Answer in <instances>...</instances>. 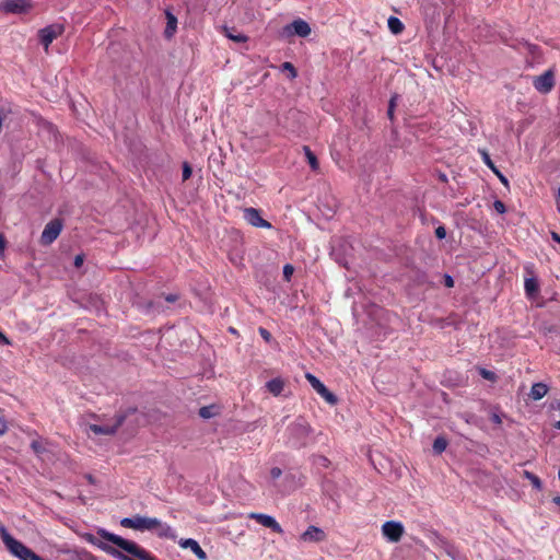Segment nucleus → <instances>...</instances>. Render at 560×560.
<instances>
[{"instance_id":"obj_1","label":"nucleus","mask_w":560,"mask_h":560,"mask_svg":"<svg viewBox=\"0 0 560 560\" xmlns=\"http://www.w3.org/2000/svg\"><path fill=\"white\" fill-rule=\"evenodd\" d=\"M96 534L105 541L98 539L93 534H85L84 539L91 545L97 547L108 556L117 560H158L149 550L133 540L126 539L105 528H97Z\"/></svg>"},{"instance_id":"obj_2","label":"nucleus","mask_w":560,"mask_h":560,"mask_svg":"<svg viewBox=\"0 0 560 560\" xmlns=\"http://www.w3.org/2000/svg\"><path fill=\"white\" fill-rule=\"evenodd\" d=\"M120 525L125 528H132L140 532L154 530L160 538L173 540L176 538V532L168 524L162 523L156 517L136 514L131 517L121 518Z\"/></svg>"},{"instance_id":"obj_3","label":"nucleus","mask_w":560,"mask_h":560,"mask_svg":"<svg viewBox=\"0 0 560 560\" xmlns=\"http://www.w3.org/2000/svg\"><path fill=\"white\" fill-rule=\"evenodd\" d=\"M312 429L310 424L299 417L285 429V443L292 448H302L308 445L311 441Z\"/></svg>"},{"instance_id":"obj_4","label":"nucleus","mask_w":560,"mask_h":560,"mask_svg":"<svg viewBox=\"0 0 560 560\" xmlns=\"http://www.w3.org/2000/svg\"><path fill=\"white\" fill-rule=\"evenodd\" d=\"M0 537L8 550L20 560H44L31 548L15 539L3 525L0 526Z\"/></svg>"},{"instance_id":"obj_5","label":"nucleus","mask_w":560,"mask_h":560,"mask_svg":"<svg viewBox=\"0 0 560 560\" xmlns=\"http://www.w3.org/2000/svg\"><path fill=\"white\" fill-rule=\"evenodd\" d=\"M431 541L435 547L442 549L453 560H466L459 549L438 532L432 533Z\"/></svg>"},{"instance_id":"obj_6","label":"nucleus","mask_w":560,"mask_h":560,"mask_svg":"<svg viewBox=\"0 0 560 560\" xmlns=\"http://www.w3.org/2000/svg\"><path fill=\"white\" fill-rule=\"evenodd\" d=\"M63 228V221L60 218H55L50 220L44 228L40 235V244L44 246H48L52 244L57 237L60 235Z\"/></svg>"},{"instance_id":"obj_7","label":"nucleus","mask_w":560,"mask_h":560,"mask_svg":"<svg viewBox=\"0 0 560 560\" xmlns=\"http://www.w3.org/2000/svg\"><path fill=\"white\" fill-rule=\"evenodd\" d=\"M65 32L63 24L54 23L38 31L39 43L47 50L50 44Z\"/></svg>"},{"instance_id":"obj_8","label":"nucleus","mask_w":560,"mask_h":560,"mask_svg":"<svg viewBox=\"0 0 560 560\" xmlns=\"http://www.w3.org/2000/svg\"><path fill=\"white\" fill-rule=\"evenodd\" d=\"M311 34V26L310 24L302 20V19H295L293 22L287 24L283 26L281 31V35L283 37H291V36H299V37H307Z\"/></svg>"},{"instance_id":"obj_9","label":"nucleus","mask_w":560,"mask_h":560,"mask_svg":"<svg viewBox=\"0 0 560 560\" xmlns=\"http://www.w3.org/2000/svg\"><path fill=\"white\" fill-rule=\"evenodd\" d=\"M305 377L313 389L329 405L334 406L338 402L337 396L330 392L319 378H317L312 373H306Z\"/></svg>"},{"instance_id":"obj_10","label":"nucleus","mask_w":560,"mask_h":560,"mask_svg":"<svg viewBox=\"0 0 560 560\" xmlns=\"http://www.w3.org/2000/svg\"><path fill=\"white\" fill-rule=\"evenodd\" d=\"M126 418V413H117L113 424H90V431L96 435H113L124 424Z\"/></svg>"},{"instance_id":"obj_11","label":"nucleus","mask_w":560,"mask_h":560,"mask_svg":"<svg viewBox=\"0 0 560 560\" xmlns=\"http://www.w3.org/2000/svg\"><path fill=\"white\" fill-rule=\"evenodd\" d=\"M533 86L541 94H548L555 86V71L548 69L542 74L533 79Z\"/></svg>"},{"instance_id":"obj_12","label":"nucleus","mask_w":560,"mask_h":560,"mask_svg":"<svg viewBox=\"0 0 560 560\" xmlns=\"http://www.w3.org/2000/svg\"><path fill=\"white\" fill-rule=\"evenodd\" d=\"M33 8L31 0H4L0 3V10L5 13L22 14Z\"/></svg>"},{"instance_id":"obj_13","label":"nucleus","mask_w":560,"mask_h":560,"mask_svg":"<svg viewBox=\"0 0 560 560\" xmlns=\"http://www.w3.org/2000/svg\"><path fill=\"white\" fill-rule=\"evenodd\" d=\"M382 533L392 542L400 540L404 534V526L400 522L387 521L382 526Z\"/></svg>"},{"instance_id":"obj_14","label":"nucleus","mask_w":560,"mask_h":560,"mask_svg":"<svg viewBox=\"0 0 560 560\" xmlns=\"http://www.w3.org/2000/svg\"><path fill=\"white\" fill-rule=\"evenodd\" d=\"M249 518L255 520L258 524H260L264 527L270 528L273 533H283L281 525L271 515H267L264 513H252L249 515Z\"/></svg>"},{"instance_id":"obj_15","label":"nucleus","mask_w":560,"mask_h":560,"mask_svg":"<svg viewBox=\"0 0 560 560\" xmlns=\"http://www.w3.org/2000/svg\"><path fill=\"white\" fill-rule=\"evenodd\" d=\"M244 219L249 223L250 225L255 228H266L270 229L271 224L261 218L260 211L256 208H245L244 209Z\"/></svg>"},{"instance_id":"obj_16","label":"nucleus","mask_w":560,"mask_h":560,"mask_svg":"<svg viewBox=\"0 0 560 560\" xmlns=\"http://www.w3.org/2000/svg\"><path fill=\"white\" fill-rule=\"evenodd\" d=\"M300 538L306 542H320L326 539V534L322 528L310 525Z\"/></svg>"},{"instance_id":"obj_17","label":"nucleus","mask_w":560,"mask_h":560,"mask_svg":"<svg viewBox=\"0 0 560 560\" xmlns=\"http://www.w3.org/2000/svg\"><path fill=\"white\" fill-rule=\"evenodd\" d=\"M179 546L184 549H189L199 560L207 559L206 551L200 547L198 541L192 538L180 539Z\"/></svg>"},{"instance_id":"obj_18","label":"nucleus","mask_w":560,"mask_h":560,"mask_svg":"<svg viewBox=\"0 0 560 560\" xmlns=\"http://www.w3.org/2000/svg\"><path fill=\"white\" fill-rule=\"evenodd\" d=\"M479 154L481 155V159L483 161V163L498 176V178L500 179V182L504 185V186H509V180L508 178L500 172V170L495 166V164L493 163V161L491 160L489 153L487 150L485 149H479L478 150Z\"/></svg>"},{"instance_id":"obj_19","label":"nucleus","mask_w":560,"mask_h":560,"mask_svg":"<svg viewBox=\"0 0 560 560\" xmlns=\"http://www.w3.org/2000/svg\"><path fill=\"white\" fill-rule=\"evenodd\" d=\"M524 289L527 298L534 299L537 296L539 292V283L538 280L534 277L526 278L524 282Z\"/></svg>"},{"instance_id":"obj_20","label":"nucleus","mask_w":560,"mask_h":560,"mask_svg":"<svg viewBox=\"0 0 560 560\" xmlns=\"http://www.w3.org/2000/svg\"><path fill=\"white\" fill-rule=\"evenodd\" d=\"M266 388L273 396H279L284 388V381L280 377H275L266 383Z\"/></svg>"},{"instance_id":"obj_21","label":"nucleus","mask_w":560,"mask_h":560,"mask_svg":"<svg viewBox=\"0 0 560 560\" xmlns=\"http://www.w3.org/2000/svg\"><path fill=\"white\" fill-rule=\"evenodd\" d=\"M548 386L545 384V383H535L532 385V388H530V392H529V397L533 399V400H539L541 399L542 397H545V395L548 393Z\"/></svg>"},{"instance_id":"obj_22","label":"nucleus","mask_w":560,"mask_h":560,"mask_svg":"<svg viewBox=\"0 0 560 560\" xmlns=\"http://www.w3.org/2000/svg\"><path fill=\"white\" fill-rule=\"evenodd\" d=\"M224 32H225V36L235 43L241 44V43L247 42V39H248V37L245 34L236 32L235 28H233V27L232 28L224 27Z\"/></svg>"},{"instance_id":"obj_23","label":"nucleus","mask_w":560,"mask_h":560,"mask_svg":"<svg viewBox=\"0 0 560 560\" xmlns=\"http://www.w3.org/2000/svg\"><path fill=\"white\" fill-rule=\"evenodd\" d=\"M387 25L390 32L395 35L400 34L405 28L404 23L396 16H389Z\"/></svg>"},{"instance_id":"obj_24","label":"nucleus","mask_w":560,"mask_h":560,"mask_svg":"<svg viewBox=\"0 0 560 560\" xmlns=\"http://www.w3.org/2000/svg\"><path fill=\"white\" fill-rule=\"evenodd\" d=\"M166 19H167V23H166V28H165V36L171 37V36H173L174 32L176 31L177 19L170 11H166Z\"/></svg>"},{"instance_id":"obj_25","label":"nucleus","mask_w":560,"mask_h":560,"mask_svg":"<svg viewBox=\"0 0 560 560\" xmlns=\"http://www.w3.org/2000/svg\"><path fill=\"white\" fill-rule=\"evenodd\" d=\"M447 445V440L444 436L439 435L433 441L432 451L434 454L440 455L446 450Z\"/></svg>"},{"instance_id":"obj_26","label":"nucleus","mask_w":560,"mask_h":560,"mask_svg":"<svg viewBox=\"0 0 560 560\" xmlns=\"http://www.w3.org/2000/svg\"><path fill=\"white\" fill-rule=\"evenodd\" d=\"M303 149H304L305 156L307 159V162H308L311 168L313 171H318L319 162H318L316 155L314 154V152L308 147H304Z\"/></svg>"},{"instance_id":"obj_27","label":"nucleus","mask_w":560,"mask_h":560,"mask_svg":"<svg viewBox=\"0 0 560 560\" xmlns=\"http://www.w3.org/2000/svg\"><path fill=\"white\" fill-rule=\"evenodd\" d=\"M218 413L217 411V406L214 405H209V406H203L199 409L198 411V415L202 418V419H211L213 418L215 415Z\"/></svg>"},{"instance_id":"obj_28","label":"nucleus","mask_w":560,"mask_h":560,"mask_svg":"<svg viewBox=\"0 0 560 560\" xmlns=\"http://www.w3.org/2000/svg\"><path fill=\"white\" fill-rule=\"evenodd\" d=\"M398 94L392 95L389 102H388V108H387V117L390 121H394L395 118V108L397 105Z\"/></svg>"},{"instance_id":"obj_29","label":"nucleus","mask_w":560,"mask_h":560,"mask_svg":"<svg viewBox=\"0 0 560 560\" xmlns=\"http://www.w3.org/2000/svg\"><path fill=\"white\" fill-rule=\"evenodd\" d=\"M413 281L419 285L430 283L427 272L419 269L415 271Z\"/></svg>"},{"instance_id":"obj_30","label":"nucleus","mask_w":560,"mask_h":560,"mask_svg":"<svg viewBox=\"0 0 560 560\" xmlns=\"http://www.w3.org/2000/svg\"><path fill=\"white\" fill-rule=\"evenodd\" d=\"M524 475L530 481L532 486L535 489L541 490L542 482H541V480H540V478L538 476H536L535 474H533L530 471H525Z\"/></svg>"},{"instance_id":"obj_31","label":"nucleus","mask_w":560,"mask_h":560,"mask_svg":"<svg viewBox=\"0 0 560 560\" xmlns=\"http://www.w3.org/2000/svg\"><path fill=\"white\" fill-rule=\"evenodd\" d=\"M281 70L288 71L290 79H295L298 77V71H296L295 67L293 66V63H291L289 61H285L281 65Z\"/></svg>"},{"instance_id":"obj_32","label":"nucleus","mask_w":560,"mask_h":560,"mask_svg":"<svg viewBox=\"0 0 560 560\" xmlns=\"http://www.w3.org/2000/svg\"><path fill=\"white\" fill-rule=\"evenodd\" d=\"M182 170H183V172H182L183 182H185L190 178V176L192 174V168H191V165L185 161L182 165Z\"/></svg>"},{"instance_id":"obj_33","label":"nucleus","mask_w":560,"mask_h":560,"mask_svg":"<svg viewBox=\"0 0 560 560\" xmlns=\"http://www.w3.org/2000/svg\"><path fill=\"white\" fill-rule=\"evenodd\" d=\"M77 560H96V557L93 556L91 552L82 549L77 551Z\"/></svg>"},{"instance_id":"obj_34","label":"nucleus","mask_w":560,"mask_h":560,"mask_svg":"<svg viewBox=\"0 0 560 560\" xmlns=\"http://www.w3.org/2000/svg\"><path fill=\"white\" fill-rule=\"evenodd\" d=\"M258 332L260 335V337L267 342V343H270L272 341V335L271 332L266 329L265 327H259L258 328Z\"/></svg>"},{"instance_id":"obj_35","label":"nucleus","mask_w":560,"mask_h":560,"mask_svg":"<svg viewBox=\"0 0 560 560\" xmlns=\"http://www.w3.org/2000/svg\"><path fill=\"white\" fill-rule=\"evenodd\" d=\"M294 272V267L290 264L283 266V277L287 281H290L292 275Z\"/></svg>"},{"instance_id":"obj_36","label":"nucleus","mask_w":560,"mask_h":560,"mask_svg":"<svg viewBox=\"0 0 560 560\" xmlns=\"http://www.w3.org/2000/svg\"><path fill=\"white\" fill-rule=\"evenodd\" d=\"M493 208L500 214H503L506 212V207H505L504 202L501 200H495L493 202Z\"/></svg>"},{"instance_id":"obj_37","label":"nucleus","mask_w":560,"mask_h":560,"mask_svg":"<svg viewBox=\"0 0 560 560\" xmlns=\"http://www.w3.org/2000/svg\"><path fill=\"white\" fill-rule=\"evenodd\" d=\"M434 234L438 240H444L446 237V229L440 225L435 229Z\"/></svg>"},{"instance_id":"obj_38","label":"nucleus","mask_w":560,"mask_h":560,"mask_svg":"<svg viewBox=\"0 0 560 560\" xmlns=\"http://www.w3.org/2000/svg\"><path fill=\"white\" fill-rule=\"evenodd\" d=\"M316 464L322 466V467L328 468L329 465H330V460L326 456H322L320 455V456L317 457Z\"/></svg>"},{"instance_id":"obj_39","label":"nucleus","mask_w":560,"mask_h":560,"mask_svg":"<svg viewBox=\"0 0 560 560\" xmlns=\"http://www.w3.org/2000/svg\"><path fill=\"white\" fill-rule=\"evenodd\" d=\"M550 409L552 410H559L560 411V400H556L555 402L550 404ZM553 427L558 430H560V420L557 421Z\"/></svg>"},{"instance_id":"obj_40","label":"nucleus","mask_w":560,"mask_h":560,"mask_svg":"<svg viewBox=\"0 0 560 560\" xmlns=\"http://www.w3.org/2000/svg\"><path fill=\"white\" fill-rule=\"evenodd\" d=\"M83 262H84V255L83 254H79V255H77L74 257L73 264H74V266L77 268H80L83 265Z\"/></svg>"},{"instance_id":"obj_41","label":"nucleus","mask_w":560,"mask_h":560,"mask_svg":"<svg viewBox=\"0 0 560 560\" xmlns=\"http://www.w3.org/2000/svg\"><path fill=\"white\" fill-rule=\"evenodd\" d=\"M444 284L446 288H453L454 287V279L452 276L445 273L444 275Z\"/></svg>"},{"instance_id":"obj_42","label":"nucleus","mask_w":560,"mask_h":560,"mask_svg":"<svg viewBox=\"0 0 560 560\" xmlns=\"http://www.w3.org/2000/svg\"><path fill=\"white\" fill-rule=\"evenodd\" d=\"M282 475V470L279 467H273L270 470V476L272 479H278Z\"/></svg>"},{"instance_id":"obj_43","label":"nucleus","mask_w":560,"mask_h":560,"mask_svg":"<svg viewBox=\"0 0 560 560\" xmlns=\"http://www.w3.org/2000/svg\"><path fill=\"white\" fill-rule=\"evenodd\" d=\"M481 375H482L485 378L490 380V381L494 380V376H495L493 372L488 371V370H485V369H483V370H481Z\"/></svg>"},{"instance_id":"obj_44","label":"nucleus","mask_w":560,"mask_h":560,"mask_svg":"<svg viewBox=\"0 0 560 560\" xmlns=\"http://www.w3.org/2000/svg\"><path fill=\"white\" fill-rule=\"evenodd\" d=\"M0 345L2 346H10L11 341L9 338L0 330Z\"/></svg>"},{"instance_id":"obj_45","label":"nucleus","mask_w":560,"mask_h":560,"mask_svg":"<svg viewBox=\"0 0 560 560\" xmlns=\"http://www.w3.org/2000/svg\"><path fill=\"white\" fill-rule=\"evenodd\" d=\"M8 427L3 419L0 418V435H2L7 431Z\"/></svg>"},{"instance_id":"obj_46","label":"nucleus","mask_w":560,"mask_h":560,"mask_svg":"<svg viewBox=\"0 0 560 560\" xmlns=\"http://www.w3.org/2000/svg\"><path fill=\"white\" fill-rule=\"evenodd\" d=\"M165 300H166L167 302H170V303H173V302H175V301L177 300V295H175V294H168V295L165 298Z\"/></svg>"},{"instance_id":"obj_47","label":"nucleus","mask_w":560,"mask_h":560,"mask_svg":"<svg viewBox=\"0 0 560 560\" xmlns=\"http://www.w3.org/2000/svg\"><path fill=\"white\" fill-rule=\"evenodd\" d=\"M551 238L560 244V234H558L557 232H551Z\"/></svg>"},{"instance_id":"obj_48","label":"nucleus","mask_w":560,"mask_h":560,"mask_svg":"<svg viewBox=\"0 0 560 560\" xmlns=\"http://www.w3.org/2000/svg\"><path fill=\"white\" fill-rule=\"evenodd\" d=\"M491 420L492 422L497 423V424H500L502 421H501V418L498 416V415H493L491 417Z\"/></svg>"},{"instance_id":"obj_49","label":"nucleus","mask_w":560,"mask_h":560,"mask_svg":"<svg viewBox=\"0 0 560 560\" xmlns=\"http://www.w3.org/2000/svg\"><path fill=\"white\" fill-rule=\"evenodd\" d=\"M439 179H440L442 183H447V176H446V174H444V173H440V174H439Z\"/></svg>"},{"instance_id":"obj_50","label":"nucleus","mask_w":560,"mask_h":560,"mask_svg":"<svg viewBox=\"0 0 560 560\" xmlns=\"http://www.w3.org/2000/svg\"><path fill=\"white\" fill-rule=\"evenodd\" d=\"M552 502L560 506V495H557L552 499Z\"/></svg>"},{"instance_id":"obj_51","label":"nucleus","mask_w":560,"mask_h":560,"mask_svg":"<svg viewBox=\"0 0 560 560\" xmlns=\"http://www.w3.org/2000/svg\"><path fill=\"white\" fill-rule=\"evenodd\" d=\"M4 248V238L0 236V252Z\"/></svg>"},{"instance_id":"obj_52","label":"nucleus","mask_w":560,"mask_h":560,"mask_svg":"<svg viewBox=\"0 0 560 560\" xmlns=\"http://www.w3.org/2000/svg\"><path fill=\"white\" fill-rule=\"evenodd\" d=\"M230 331H231L232 334H237V330H236L235 328H233V327H231V328H230Z\"/></svg>"},{"instance_id":"obj_53","label":"nucleus","mask_w":560,"mask_h":560,"mask_svg":"<svg viewBox=\"0 0 560 560\" xmlns=\"http://www.w3.org/2000/svg\"><path fill=\"white\" fill-rule=\"evenodd\" d=\"M466 203H468V201H463L460 206H465Z\"/></svg>"},{"instance_id":"obj_54","label":"nucleus","mask_w":560,"mask_h":560,"mask_svg":"<svg viewBox=\"0 0 560 560\" xmlns=\"http://www.w3.org/2000/svg\"><path fill=\"white\" fill-rule=\"evenodd\" d=\"M466 203H468V201H463L460 206H465Z\"/></svg>"},{"instance_id":"obj_55","label":"nucleus","mask_w":560,"mask_h":560,"mask_svg":"<svg viewBox=\"0 0 560 560\" xmlns=\"http://www.w3.org/2000/svg\"><path fill=\"white\" fill-rule=\"evenodd\" d=\"M558 478H559V480H560V468H559V472H558Z\"/></svg>"}]
</instances>
